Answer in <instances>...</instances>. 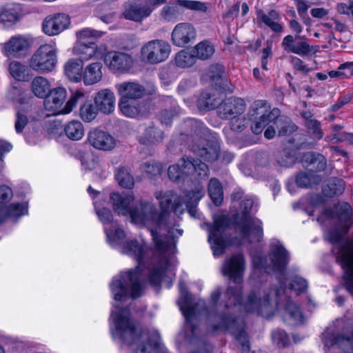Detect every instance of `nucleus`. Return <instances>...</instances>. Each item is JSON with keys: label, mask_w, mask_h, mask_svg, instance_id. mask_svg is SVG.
I'll return each instance as SVG.
<instances>
[{"label": "nucleus", "mask_w": 353, "mask_h": 353, "mask_svg": "<svg viewBox=\"0 0 353 353\" xmlns=\"http://www.w3.org/2000/svg\"><path fill=\"white\" fill-rule=\"evenodd\" d=\"M222 99V95L203 92L197 101V106L200 110H210L216 108L218 109Z\"/></svg>", "instance_id": "72a5a7b5"}, {"label": "nucleus", "mask_w": 353, "mask_h": 353, "mask_svg": "<svg viewBox=\"0 0 353 353\" xmlns=\"http://www.w3.org/2000/svg\"><path fill=\"white\" fill-rule=\"evenodd\" d=\"M115 179L119 184L125 188L131 189L134 185V178L128 168L121 167L115 174Z\"/></svg>", "instance_id": "de8ad7c7"}, {"label": "nucleus", "mask_w": 353, "mask_h": 353, "mask_svg": "<svg viewBox=\"0 0 353 353\" xmlns=\"http://www.w3.org/2000/svg\"><path fill=\"white\" fill-rule=\"evenodd\" d=\"M345 187V181L336 177H332L327 180L325 185L323 188V192L325 196L332 197L341 195Z\"/></svg>", "instance_id": "c9c22d12"}, {"label": "nucleus", "mask_w": 353, "mask_h": 353, "mask_svg": "<svg viewBox=\"0 0 353 353\" xmlns=\"http://www.w3.org/2000/svg\"><path fill=\"white\" fill-rule=\"evenodd\" d=\"M19 19V7L8 6L0 8V23L4 26H10Z\"/></svg>", "instance_id": "e433bc0d"}, {"label": "nucleus", "mask_w": 353, "mask_h": 353, "mask_svg": "<svg viewBox=\"0 0 353 353\" xmlns=\"http://www.w3.org/2000/svg\"><path fill=\"white\" fill-rule=\"evenodd\" d=\"M104 61L114 72H128L132 65V59L123 52H110L105 55Z\"/></svg>", "instance_id": "412c9836"}, {"label": "nucleus", "mask_w": 353, "mask_h": 353, "mask_svg": "<svg viewBox=\"0 0 353 353\" xmlns=\"http://www.w3.org/2000/svg\"><path fill=\"white\" fill-rule=\"evenodd\" d=\"M209 172L208 165L200 159L183 157L168 168V175L171 181L179 183L190 175H194L198 179H205L208 176Z\"/></svg>", "instance_id": "423d86ee"}, {"label": "nucleus", "mask_w": 353, "mask_h": 353, "mask_svg": "<svg viewBox=\"0 0 353 353\" xmlns=\"http://www.w3.org/2000/svg\"><path fill=\"white\" fill-rule=\"evenodd\" d=\"M98 111L97 107L91 101H87L81 106L79 114L83 121L90 122L96 118Z\"/></svg>", "instance_id": "3c124183"}, {"label": "nucleus", "mask_w": 353, "mask_h": 353, "mask_svg": "<svg viewBox=\"0 0 353 353\" xmlns=\"http://www.w3.org/2000/svg\"><path fill=\"white\" fill-rule=\"evenodd\" d=\"M272 337L278 345L285 347L289 343V338L287 333L282 330L277 329L272 332Z\"/></svg>", "instance_id": "0e129e2a"}, {"label": "nucleus", "mask_w": 353, "mask_h": 353, "mask_svg": "<svg viewBox=\"0 0 353 353\" xmlns=\"http://www.w3.org/2000/svg\"><path fill=\"white\" fill-rule=\"evenodd\" d=\"M185 126L190 129L191 135H195L198 137L194 140L201 139L208 133V128L204 126L203 123L194 119H189L185 121Z\"/></svg>", "instance_id": "49530a36"}, {"label": "nucleus", "mask_w": 353, "mask_h": 353, "mask_svg": "<svg viewBox=\"0 0 353 353\" xmlns=\"http://www.w3.org/2000/svg\"><path fill=\"white\" fill-rule=\"evenodd\" d=\"M281 46L287 52H292L301 56L308 55L312 49V47L305 41L295 43L294 37L290 34L283 38Z\"/></svg>", "instance_id": "393cba45"}, {"label": "nucleus", "mask_w": 353, "mask_h": 353, "mask_svg": "<svg viewBox=\"0 0 353 353\" xmlns=\"http://www.w3.org/2000/svg\"><path fill=\"white\" fill-rule=\"evenodd\" d=\"M70 23V19L68 15L57 13L45 19L43 23V30L46 34L54 36L65 30Z\"/></svg>", "instance_id": "a211bd4d"}, {"label": "nucleus", "mask_w": 353, "mask_h": 353, "mask_svg": "<svg viewBox=\"0 0 353 353\" xmlns=\"http://www.w3.org/2000/svg\"><path fill=\"white\" fill-rule=\"evenodd\" d=\"M259 19L266 26L275 33H281L283 29V25L280 23L281 19L280 14L275 10H271L267 13L258 14Z\"/></svg>", "instance_id": "c756f323"}, {"label": "nucleus", "mask_w": 353, "mask_h": 353, "mask_svg": "<svg viewBox=\"0 0 353 353\" xmlns=\"http://www.w3.org/2000/svg\"><path fill=\"white\" fill-rule=\"evenodd\" d=\"M181 8L190 10L207 12L208 7L204 2L193 0H176L175 3L164 6L161 10V17L166 21L179 19L183 15Z\"/></svg>", "instance_id": "9b49d317"}, {"label": "nucleus", "mask_w": 353, "mask_h": 353, "mask_svg": "<svg viewBox=\"0 0 353 353\" xmlns=\"http://www.w3.org/2000/svg\"><path fill=\"white\" fill-rule=\"evenodd\" d=\"M284 319L287 323L292 326L303 325L306 321L299 306L292 301H289L286 305Z\"/></svg>", "instance_id": "c85d7f7f"}, {"label": "nucleus", "mask_w": 353, "mask_h": 353, "mask_svg": "<svg viewBox=\"0 0 353 353\" xmlns=\"http://www.w3.org/2000/svg\"><path fill=\"white\" fill-rule=\"evenodd\" d=\"M323 341L325 347H337L345 353H353V323H348L341 333L325 331L323 334Z\"/></svg>", "instance_id": "9d476101"}, {"label": "nucleus", "mask_w": 353, "mask_h": 353, "mask_svg": "<svg viewBox=\"0 0 353 353\" xmlns=\"http://www.w3.org/2000/svg\"><path fill=\"white\" fill-rule=\"evenodd\" d=\"M105 232L107 240L112 246L119 245L125 236L124 231L116 223H113L109 228H105Z\"/></svg>", "instance_id": "c03bdc74"}, {"label": "nucleus", "mask_w": 353, "mask_h": 353, "mask_svg": "<svg viewBox=\"0 0 353 353\" xmlns=\"http://www.w3.org/2000/svg\"><path fill=\"white\" fill-rule=\"evenodd\" d=\"M351 212L352 209L349 203H338L332 208L325 209L318 216L317 221L321 223L327 222L329 224L334 223L336 220L340 222H347L351 218Z\"/></svg>", "instance_id": "4468645a"}, {"label": "nucleus", "mask_w": 353, "mask_h": 353, "mask_svg": "<svg viewBox=\"0 0 353 353\" xmlns=\"http://www.w3.org/2000/svg\"><path fill=\"white\" fill-rule=\"evenodd\" d=\"M254 203V201L251 198H246L243 201L241 206L242 217L239 220L238 214H234L232 218L228 215H220L214 219V225L210 228L208 235V241L214 256H220L224 253L226 241L223 234L233 223L235 232L239 236V244H251L261 241L263 236L261 221L249 215Z\"/></svg>", "instance_id": "7ed1b4c3"}, {"label": "nucleus", "mask_w": 353, "mask_h": 353, "mask_svg": "<svg viewBox=\"0 0 353 353\" xmlns=\"http://www.w3.org/2000/svg\"><path fill=\"white\" fill-rule=\"evenodd\" d=\"M269 105L266 101L257 100L253 103L249 110L248 116L251 120L257 119L258 116H261V114L266 111Z\"/></svg>", "instance_id": "864d4df0"}, {"label": "nucleus", "mask_w": 353, "mask_h": 353, "mask_svg": "<svg viewBox=\"0 0 353 353\" xmlns=\"http://www.w3.org/2000/svg\"><path fill=\"white\" fill-rule=\"evenodd\" d=\"M308 287L306 279L299 276H294L290 279V288L296 292L297 294L305 292Z\"/></svg>", "instance_id": "5fc2aeb1"}, {"label": "nucleus", "mask_w": 353, "mask_h": 353, "mask_svg": "<svg viewBox=\"0 0 353 353\" xmlns=\"http://www.w3.org/2000/svg\"><path fill=\"white\" fill-rule=\"evenodd\" d=\"M244 270L245 259L241 253L233 254L225 261L221 269L222 273L233 281L236 285L228 286L224 294L227 301L223 307L219 305L217 313L210 314L208 318L209 320L213 319L214 321L212 323L213 331L223 330L230 332L239 342L241 353H248L250 345L248 335L244 330L243 319L235 314L236 308L248 313L256 312L259 315H263L270 308V296H279L284 292L285 288L281 284V288L274 287L270 289L268 292L263 289V294L260 289L257 292L253 290L248 295L246 299L243 301L241 283Z\"/></svg>", "instance_id": "f03ea898"}, {"label": "nucleus", "mask_w": 353, "mask_h": 353, "mask_svg": "<svg viewBox=\"0 0 353 353\" xmlns=\"http://www.w3.org/2000/svg\"><path fill=\"white\" fill-rule=\"evenodd\" d=\"M195 54H191L186 50H181L175 57V62L177 66L181 68H188L192 66L196 61Z\"/></svg>", "instance_id": "603ef678"}, {"label": "nucleus", "mask_w": 353, "mask_h": 353, "mask_svg": "<svg viewBox=\"0 0 353 353\" xmlns=\"http://www.w3.org/2000/svg\"><path fill=\"white\" fill-rule=\"evenodd\" d=\"M67 97L66 90L62 87L52 89L44 100L46 109L57 110L61 108Z\"/></svg>", "instance_id": "a878e982"}, {"label": "nucleus", "mask_w": 353, "mask_h": 353, "mask_svg": "<svg viewBox=\"0 0 353 353\" xmlns=\"http://www.w3.org/2000/svg\"><path fill=\"white\" fill-rule=\"evenodd\" d=\"M179 285L181 297L178 303L186 321L184 326L185 336L190 342H193L197 331V327L193 323L195 308L192 305V295L188 292L185 283L180 281Z\"/></svg>", "instance_id": "6e6552de"}, {"label": "nucleus", "mask_w": 353, "mask_h": 353, "mask_svg": "<svg viewBox=\"0 0 353 353\" xmlns=\"http://www.w3.org/2000/svg\"><path fill=\"white\" fill-rule=\"evenodd\" d=\"M224 73V67L219 63H214L210 65L208 69L207 74L212 80H218L222 77Z\"/></svg>", "instance_id": "052dcab7"}, {"label": "nucleus", "mask_w": 353, "mask_h": 353, "mask_svg": "<svg viewBox=\"0 0 353 353\" xmlns=\"http://www.w3.org/2000/svg\"><path fill=\"white\" fill-rule=\"evenodd\" d=\"M64 131L66 136L74 141L80 140L84 134V128L82 123L75 120L68 122L64 128Z\"/></svg>", "instance_id": "37998d69"}, {"label": "nucleus", "mask_w": 353, "mask_h": 353, "mask_svg": "<svg viewBox=\"0 0 353 353\" xmlns=\"http://www.w3.org/2000/svg\"><path fill=\"white\" fill-rule=\"evenodd\" d=\"M279 136H286L297 130L296 125L285 116H279L274 121Z\"/></svg>", "instance_id": "79ce46f5"}, {"label": "nucleus", "mask_w": 353, "mask_h": 353, "mask_svg": "<svg viewBox=\"0 0 353 353\" xmlns=\"http://www.w3.org/2000/svg\"><path fill=\"white\" fill-rule=\"evenodd\" d=\"M84 97V93L79 90L71 91L69 99L66 102L65 106L57 111V114H68L77 105L79 101Z\"/></svg>", "instance_id": "8fccbe9b"}, {"label": "nucleus", "mask_w": 353, "mask_h": 353, "mask_svg": "<svg viewBox=\"0 0 353 353\" xmlns=\"http://www.w3.org/2000/svg\"><path fill=\"white\" fill-rule=\"evenodd\" d=\"M170 46L163 40L148 41L141 48L143 61L150 64H156L165 61L170 54Z\"/></svg>", "instance_id": "f8f14e48"}, {"label": "nucleus", "mask_w": 353, "mask_h": 353, "mask_svg": "<svg viewBox=\"0 0 353 353\" xmlns=\"http://www.w3.org/2000/svg\"><path fill=\"white\" fill-rule=\"evenodd\" d=\"M246 108L244 100L238 97H229L222 101L216 110L218 116L222 119H230L242 114Z\"/></svg>", "instance_id": "2eb2a0df"}, {"label": "nucleus", "mask_w": 353, "mask_h": 353, "mask_svg": "<svg viewBox=\"0 0 353 353\" xmlns=\"http://www.w3.org/2000/svg\"><path fill=\"white\" fill-rule=\"evenodd\" d=\"M280 110L278 108H274L270 110V106L269 105L266 111H264L263 114H261L257 119L263 125L266 126L270 122L276 121L279 118Z\"/></svg>", "instance_id": "4d7b16f0"}, {"label": "nucleus", "mask_w": 353, "mask_h": 353, "mask_svg": "<svg viewBox=\"0 0 353 353\" xmlns=\"http://www.w3.org/2000/svg\"><path fill=\"white\" fill-rule=\"evenodd\" d=\"M341 229L342 225L336 224L326 231L325 238L330 243L336 244V261L343 270V279L345 287L353 296V241L347 239L341 242L343 236Z\"/></svg>", "instance_id": "39448f33"}, {"label": "nucleus", "mask_w": 353, "mask_h": 353, "mask_svg": "<svg viewBox=\"0 0 353 353\" xmlns=\"http://www.w3.org/2000/svg\"><path fill=\"white\" fill-rule=\"evenodd\" d=\"M75 54L79 55L78 59L83 63L93 57L96 54V45L94 43L90 42V45L81 43L77 44L73 49Z\"/></svg>", "instance_id": "a19ab883"}, {"label": "nucleus", "mask_w": 353, "mask_h": 353, "mask_svg": "<svg viewBox=\"0 0 353 353\" xmlns=\"http://www.w3.org/2000/svg\"><path fill=\"white\" fill-rule=\"evenodd\" d=\"M110 199L112 201L114 210L122 215H130V203L134 201V196L126 194L114 192L111 194Z\"/></svg>", "instance_id": "cd10ccee"}, {"label": "nucleus", "mask_w": 353, "mask_h": 353, "mask_svg": "<svg viewBox=\"0 0 353 353\" xmlns=\"http://www.w3.org/2000/svg\"><path fill=\"white\" fill-rule=\"evenodd\" d=\"M88 143L94 148L101 150H110L115 146V139L107 132L95 129L89 132Z\"/></svg>", "instance_id": "4be33fe9"}, {"label": "nucleus", "mask_w": 353, "mask_h": 353, "mask_svg": "<svg viewBox=\"0 0 353 353\" xmlns=\"http://www.w3.org/2000/svg\"><path fill=\"white\" fill-rule=\"evenodd\" d=\"M179 113V108L174 105L171 109H165L161 110L159 114V119L161 123L169 125L171 123L173 118Z\"/></svg>", "instance_id": "13d9d810"}, {"label": "nucleus", "mask_w": 353, "mask_h": 353, "mask_svg": "<svg viewBox=\"0 0 353 353\" xmlns=\"http://www.w3.org/2000/svg\"><path fill=\"white\" fill-rule=\"evenodd\" d=\"M64 70L70 81L79 82L83 76V63L77 59H69L65 64Z\"/></svg>", "instance_id": "f704fd0d"}, {"label": "nucleus", "mask_w": 353, "mask_h": 353, "mask_svg": "<svg viewBox=\"0 0 353 353\" xmlns=\"http://www.w3.org/2000/svg\"><path fill=\"white\" fill-rule=\"evenodd\" d=\"M230 119V127L232 131L241 132L248 126L246 119L243 117L236 116Z\"/></svg>", "instance_id": "bf43d9fd"}, {"label": "nucleus", "mask_w": 353, "mask_h": 353, "mask_svg": "<svg viewBox=\"0 0 353 353\" xmlns=\"http://www.w3.org/2000/svg\"><path fill=\"white\" fill-rule=\"evenodd\" d=\"M57 52L50 45L41 46L32 55L29 66L39 73L52 72L56 67Z\"/></svg>", "instance_id": "1a4fd4ad"}, {"label": "nucleus", "mask_w": 353, "mask_h": 353, "mask_svg": "<svg viewBox=\"0 0 353 353\" xmlns=\"http://www.w3.org/2000/svg\"><path fill=\"white\" fill-rule=\"evenodd\" d=\"M155 197L159 201V205L161 209L160 213L164 214V221L170 223L172 227L174 224H176L174 229L179 228V223L176 221H171L170 218V212L172 210L177 216L182 214L185 210L183 199L171 190L157 192Z\"/></svg>", "instance_id": "0eeeda50"}, {"label": "nucleus", "mask_w": 353, "mask_h": 353, "mask_svg": "<svg viewBox=\"0 0 353 353\" xmlns=\"http://www.w3.org/2000/svg\"><path fill=\"white\" fill-rule=\"evenodd\" d=\"M102 63L95 62L87 65L83 72L82 79L85 85H93L102 79Z\"/></svg>", "instance_id": "473e14b6"}, {"label": "nucleus", "mask_w": 353, "mask_h": 353, "mask_svg": "<svg viewBox=\"0 0 353 353\" xmlns=\"http://www.w3.org/2000/svg\"><path fill=\"white\" fill-rule=\"evenodd\" d=\"M31 89L36 97L41 99H45L51 90L50 82L41 76L36 77L32 79Z\"/></svg>", "instance_id": "4c0bfd02"}, {"label": "nucleus", "mask_w": 353, "mask_h": 353, "mask_svg": "<svg viewBox=\"0 0 353 353\" xmlns=\"http://www.w3.org/2000/svg\"><path fill=\"white\" fill-rule=\"evenodd\" d=\"M28 212V206L26 203H12L9 206L0 205V223L3 222L7 218H18Z\"/></svg>", "instance_id": "7c9ffc66"}, {"label": "nucleus", "mask_w": 353, "mask_h": 353, "mask_svg": "<svg viewBox=\"0 0 353 353\" xmlns=\"http://www.w3.org/2000/svg\"><path fill=\"white\" fill-rule=\"evenodd\" d=\"M164 137V132L151 124L145 129L144 133L139 137V141L143 145L157 144L161 143Z\"/></svg>", "instance_id": "2f4dec72"}, {"label": "nucleus", "mask_w": 353, "mask_h": 353, "mask_svg": "<svg viewBox=\"0 0 353 353\" xmlns=\"http://www.w3.org/2000/svg\"><path fill=\"white\" fill-rule=\"evenodd\" d=\"M119 108L123 116L132 119L143 117L148 112L139 100L119 98Z\"/></svg>", "instance_id": "5701e85b"}, {"label": "nucleus", "mask_w": 353, "mask_h": 353, "mask_svg": "<svg viewBox=\"0 0 353 353\" xmlns=\"http://www.w3.org/2000/svg\"><path fill=\"white\" fill-rule=\"evenodd\" d=\"M214 47L209 41H204L199 43L194 48L196 58L201 60L210 59L214 53Z\"/></svg>", "instance_id": "a18cd8bd"}, {"label": "nucleus", "mask_w": 353, "mask_h": 353, "mask_svg": "<svg viewBox=\"0 0 353 353\" xmlns=\"http://www.w3.org/2000/svg\"><path fill=\"white\" fill-rule=\"evenodd\" d=\"M303 161L307 163L309 165H312V169H314L316 172L323 171L327 165L325 157L313 152L304 154Z\"/></svg>", "instance_id": "58836bf2"}, {"label": "nucleus", "mask_w": 353, "mask_h": 353, "mask_svg": "<svg viewBox=\"0 0 353 353\" xmlns=\"http://www.w3.org/2000/svg\"><path fill=\"white\" fill-rule=\"evenodd\" d=\"M120 99L140 100L148 95L145 87L137 81H124L116 85Z\"/></svg>", "instance_id": "f3484780"}, {"label": "nucleus", "mask_w": 353, "mask_h": 353, "mask_svg": "<svg viewBox=\"0 0 353 353\" xmlns=\"http://www.w3.org/2000/svg\"><path fill=\"white\" fill-rule=\"evenodd\" d=\"M111 312L114 324L111 327L112 337L121 339L129 345H136L135 353H152L159 345L160 335L157 330L141 329L130 318L128 307L121 308L118 305Z\"/></svg>", "instance_id": "20e7f679"}, {"label": "nucleus", "mask_w": 353, "mask_h": 353, "mask_svg": "<svg viewBox=\"0 0 353 353\" xmlns=\"http://www.w3.org/2000/svg\"><path fill=\"white\" fill-rule=\"evenodd\" d=\"M142 170L149 177H153L161 174L162 165L155 161H147L142 165Z\"/></svg>", "instance_id": "6e6d98bb"}, {"label": "nucleus", "mask_w": 353, "mask_h": 353, "mask_svg": "<svg viewBox=\"0 0 353 353\" xmlns=\"http://www.w3.org/2000/svg\"><path fill=\"white\" fill-rule=\"evenodd\" d=\"M196 38V30L190 23L177 24L172 32V41L174 45L183 47L194 41Z\"/></svg>", "instance_id": "6ab92c4d"}, {"label": "nucleus", "mask_w": 353, "mask_h": 353, "mask_svg": "<svg viewBox=\"0 0 353 353\" xmlns=\"http://www.w3.org/2000/svg\"><path fill=\"white\" fill-rule=\"evenodd\" d=\"M152 12V8H150L144 1L126 4L123 14L126 19L141 21L148 17Z\"/></svg>", "instance_id": "b1692460"}, {"label": "nucleus", "mask_w": 353, "mask_h": 353, "mask_svg": "<svg viewBox=\"0 0 353 353\" xmlns=\"http://www.w3.org/2000/svg\"><path fill=\"white\" fill-rule=\"evenodd\" d=\"M306 126L314 139L319 140L323 137V133L321 129V124L317 120H310L306 123Z\"/></svg>", "instance_id": "e2e57ef3"}, {"label": "nucleus", "mask_w": 353, "mask_h": 353, "mask_svg": "<svg viewBox=\"0 0 353 353\" xmlns=\"http://www.w3.org/2000/svg\"><path fill=\"white\" fill-rule=\"evenodd\" d=\"M98 110L104 114L112 113L114 110L115 97L110 90L99 91L94 99Z\"/></svg>", "instance_id": "bb28decb"}, {"label": "nucleus", "mask_w": 353, "mask_h": 353, "mask_svg": "<svg viewBox=\"0 0 353 353\" xmlns=\"http://www.w3.org/2000/svg\"><path fill=\"white\" fill-rule=\"evenodd\" d=\"M8 70L10 75L17 81H26L28 77L27 67L19 61H12L9 64Z\"/></svg>", "instance_id": "09e8293b"}, {"label": "nucleus", "mask_w": 353, "mask_h": 353, "mask_svg": "<svg viewBox=\"0 0 353 353\" xmlns=\"http://www.w3.org/2000/svg\"><path fill=\"white\" fill-rule=\"evenodd\" d=\"M161 214L152 202L139 201L131 206L130 216L136 224L150 227V231L155 245V249H148L135 239L126 241L122 247V252L132 256L138 265L115 276L110 284L111 293L115 301H125L130 297L135 299L143 293L141 284L142 268L149 271L148 280L154 288H159L165 276L169 265L168 255L176 248L177 239L183 234V230L174 229L170 223L163 220Z\"/></svg>", "instance_id": "f257e3e1"}, {"label": "nucleus", "mask_w": 353, "mask_h": 353, "mask_svg": "<svg viewBox=\"0 0 353 353\" xmlns=\"http://www.w3.org/2000/svg\"><path fill=\"white\" fill-rule=\"evenodd\" d=\"M28 120L27 117L20 112L17 113V119L14 123L15 130L17 133L22 132L23 128L28 124Z\"/></svg>", "instance_id": "774afa93"}, {"label": "nucleus", "mask_w": 353, "mask_h": 353, "mask_svg": "<svg viewBox=\"0 0 353 353\" xmlns=\"http://www.w3.org/2000/svg\"><path fill=\"white\" fill-rule=\"evenodd\" d=\"M208 194L216 205H219L223 200V186L216 178H212L208 183Z\"/></svg>", "instance_id": "ea45409f"}, {"label": "nucleus", "mask_w": 353, "mask_h": 353, "mask_svg": "<svg viewBox=\"0 0 353 353\" xmlns=\"http://www.w3.org/2000/svg\"><path fill=\"white\" fill-rule=\"evenodd\" d=\"M30 46V40L21 35L12 37L3 44V51L6 56L20 58L27 53Z\"/></svg>", "instance_id": "aec40b11"}, {"label": "nucleus", "mask_w": 353, "mask_h": 353, "mask_svg": "<svg viewBox=\"0 0 353 353\" xmlns=\"http://www.w3.org/2000/svg\"><path fill=\"white\" fill-rule=\"evenodd\" d=\"M269 257L274 271L283 272L290 261V254L277 239H273L270 245Z\"/></svg>", "instance_id": "dca6fc26"}, {"label": "nucleus", "mask_w": 353, "mask_h": 353, "mask_svg": "<svg viewBox=\"0 0 353 353\" xmlns=\"http://www.w3.org/2000/svg\"><path fill=\"white\" fill-rule=\"evenodd\" d=\"M103 34L104 32L102 31H98L90 28L82 30L77 33V37L81 39L85 38H99Z\"/></svg>", "instance_id": "69168bd1"}, {"label": "nucleus", "mask_w": 353, "mask_h": 353, "mask_svg": "<svg viewBox=\"0 0 353 353\" xmlns=\"http://www.w3.org/2000/svg\"><path fill=\"white\" fill-rule=\"evenodd\" d=\"M203 196V192L200 190H194L190 191L186 194V201L184 204L197 205L200 199Z\"/></svg>", "instance_id": "338daca9"}, {"label": "nucleus", "mask_w": 353, "mask_h": 353, "mask_svg": "<svg viewBox=\"0 0 353 353\" xmlns=\"http://www.w3.org/2000/svg\"><path fill=\"white\" fill-rule=\"evenodd\" d=\"M276 161L283 167H290L294 163V157L290 153L283 151L276 154Z\"/></svg>", "instance_id": "680f3d73"}, {"label": "nucleus", "mask_w": 353, "mask_h": 353, "mask_svg": "<svg viewBox=\"0 0 353 353\" xmlns=\"http://www.w3.org/2000/svg\"><path fill=\"white\" fill-rule=\"evenodd\" d=\"M189 148L195 155L208 162H214L220 156V144L216 139L193 140Z\"/></svg>", "instance_id": "ddd939ff"}]
</instances>
